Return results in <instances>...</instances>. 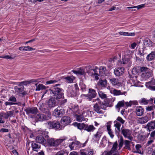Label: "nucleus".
<instances>
[{"label": "nucleus", "instance_id": "f257e3e1", "mask_svg": "<svg viewBox=\"0 0 155 155\" xmlns=\"http://www.w3.org/2000/svg\"><path fill=\"white\" fill-rule=\"evenodd\" d=\"M60 84H56L53 85L49 89L46 90V93H49L51 95L54 97L58 99L64 98V90L62 88L58 87Z\"/></svg>", "mask_w": 155, "mask_h": 155}, {"label": "nucleus", "instance_id": "f03ea898", "mask_svg": "<svg viewBox=\"0 0 155 155\" xmlns=\"http://www.w3.org/2000/svg\"><path fill=\"white\" fill-rule=\"evenodd\" d=\"M48 128L49 129H54L56 130L61 129L62 126L61 125L59 121L55 120L48 121L47 122Z\"/></svg>", "mask_w": 155, "mask_h": 155}, {"label": "nucleus", "instance_id": "7ed1b4c3", "mask_svg": "<svg viewBox=\"0 0 155 155\" xmlns=\"http://www.w3.org/2000/svg\"><path fill=\"white\" fill-rule=\"evenodd\" d=\"M48 132L44 131L40 133L36 137L35 141L37 143H39L45 144L47 143V139L48 137Z\"/></svg>", "mask_w": 155, "mask_h": 155}, {"label": "nucleus", "instance_id": "20e7f679", "mask_svg": "<svg viewBox=\"0 0 155 155\" xmlns=\"http://www.w3.org/2000/svg\"><path fill=\"white\" fill-rule=\"evenodd\" d=\"M47 143L50 147H58L63 141L64 139H59L55 140L54 138L48 137L46 139Z\"/></svg>", "mask_w": 155, "mask_h": 155}, {"label": "nucleus", "instance_id": "39448f33", "mask_svg": "<svg viewBox=\"0 0 155 155\" xmlns=\"http://www.w3.org/2000/svg\"><path fill=\"white\" fill-rule=\"evenodd\" d=\"M65 110L64 108L60 106L58 107L53 112V115L56 117H61L64 115Z\"/></svg>", "mask_w": 155, "mask_h": 155}, {"label": "nucleus", "instance_id": "423d86ee", "mask_svg": "<svg viewBox=\"0 0 155 155\" xmlns=\"http://www.w3.org/2000/svg\"><path fill=\"white\" fill-rule=\"evenodd\" d=\"M59 102V99L50 95V98L48 101V104L49 107L51 108L57 106Z\"/></svg>", "mask_w": 155, "mask_h": 155}, {"label": "nucleus", "instance_id": "0eeeda50", "mask_svg": "<svg viewBox=\"0 0 155 155\" xmlns=\"http://www.w3.org/2000/svg\"><path fill=\"white\" fill-rule=\"evenodd\" d=\"M97 95L95 90L92 88H89L88 93L87 94H82L81 96L86 97L89 101H91L92 99L95 97Z\"/></svg>", "mask_w": 155, "mask_h": 155}, {"label": "nucleus", "instance_id": "6e6552de", "mask_svg": "<svg viewBox=\"0 0 155 155\" xmlns=\"http://www.w3.org/2000/svg\"><path fill=\"white\" fill-rule=\"evenodd\" d=\"M103 109L104 110H106L102 104H97L96 103L94 104L93 106V110L99 114H104V112H103L101 109Z\"/></svg>", "mask_w": 155, "mask_h": 155}, {"label": "nucleus", "instance_id": "1a4fd4ad", "mask_svg": "<svg viewBox=\"0 0 155 155\" xmlns=\"http://www.w3.org/2000/svg\"><path fill=\"white\" fill-rule=\"evenodd\" d=\"M50 118V117H49V116L47 117L45 115L40 113L37 114L35 117V120L36 122L43 121L48 120Z\"/></svg>", "mask_w": 155, "mask_h": 155}, {"label": "nucleus", "instance_id": "9d476101", "mask_svg": "<svg viewBox=\"0 0 155 155\" xmlns=\"http://www.w3.org/2000/svg\"><path fill=\"white\" fill-rule=\"evenodd\" d=\"M101 104L105 109H106L107 107H111L113 106V101H112L111 98H106L104 99Z\"/></svg>", "mask_w": 155, "mask_h": 155}, {"label": "nucleus", "instance_id": "9b49d317", "mask_svg": "<svg viewBox=\"0 0 155 155\" xmlns=\"http://www.w3.org/2000/svg\"><path fill=\"white\" fill-rule=\"evenodd\" d=\"M99 75L101 77L104 76H107L109 74V71L108 68L104 66H101L99 68Z\"/></svg>", "mask_w": 155, "mask_h": 155}, {"label": "nucleus", "instance_id": "f8f14e48", "mask_svg": "<svg viewBox=\"0 0 155 155\" xmlns=\"http://www.w3.org/2000/svg\"><path fill=\"white\" fill-rule=\"evenodd\" d=\"M24 111L26 112L27 115L30 114H36L38 111L37 108L36 107H28L24 110Z\"/></svg>", "mask_w": 155, "mask_h": 155}, {"label": "nucleus", "instance_id": "ddd939ff", "mask_svg": "<svg viewBox=\"0 0 155 155\" xmlns=\"http://www.w3.org/2000/svg\"><path fill=\"white\" fill-rule=\"evenodd\" d=\"M68 95L70 97H74L76 96V91H75V89L71 86L68 87L67 90Z\"/></svg>", "mask_w": 155, "mask_h": 155}, {"label": "nucleus", "instance_id": "4468645a", "mask_svg": "<svg viewBox=\"0 0 155 155\" xmlns=\"http://www.w3.org/2000/svg\"><path fill=\"white\" fill-rule=\"evenodd\" d=\"M61 123L64 126L68 125L71 122L70 118L68 116L63 117L61 120Z\"/></svg>", "mask_w": 155, "mask_h": 155}, {"label": "nucleus", "instance_id": "2eb2a0df", "mask_svg": "<svg viewBox=\"0 0 155 155\" xmlns=\"http://www.w3.org/2000/svg\"><path fill=\"white\" fill-rule=\"evenodd\" d=\"M145 128L149 131L155 129V120L149 122Z\"/></svg>", "mask_w": 155, "mask_h": 155}, {"label": "nucleus", "instance_id": "dca6fc26", "mask_svg": "<svg viewBox=\"0 0 155 155\" xmlns=\"http://www.w3.org/2000/svg\"><path fill=\"white\" fill-rule=\"evenodd\" d=\"M124 69L123 67L117 68L114 70V74L117 76H120L123 74Z\"/></svg>", "mask_w": 155, "mask_h": 155}, {"label": "nucleus", "instance_id": "f3484780", "mask_svg": "<svg viewBox=\"0 0 155 155\" xmlns=\"http://www.w3.org/2000/svg\"><path fill=\"white\" fill-rule=\"evenodd\" d=\"M143 44L145 45L144 46L150 48L153 47L154 43L149 38H146L144 40Z\"/></svg>", "mask_w": 155, "mask_h": 155}, {"label": "nucleus", "instance_id": "a211bd4d", "mask_svg": "<svg viewBox=\"0 0 155 155\" xmlns=\"http://www.w3.org/2000/svg\"><path fill=\"white\" fill-rule=\"evenodd\" d=\"M107 81L105 78L102 79L101 78H100L97 84L100 87H106L107 86Z\"/></svg>", "mask_w": 155, "mask_h": 155}, {"label": "nucleus", "instance_id": "6ab92c4d", "mask_svg": "<svg viewBox=\"0 0 155 155\" xmlns=\"http://www.w3.org/2000/svg\"><path fill=\"white\" fill-rule=\"evenodd\" d=\"M31 147L32 149V150L34 151L37 152L38 150L41 148V145L37 144L36 141H32L31 142Z\"/></svg>", "mask_w": 155, "mask_h": 155}, {"label": "nucleus", "instance_id": "aec40b11", "mask_svg": "<svg viewBox=\"0 0 155 155\" xmlns=\"http://www.w3.org/2000/svg\"><path fill=\"white\" fill-rule=\"evenodd\" d=\"M121 133L123 135L125 138L127 137V136L128 135H131V131L129 129H127L121 128Z\"/></svg>", "mask_w": 155, "mask_h": 155}, {"label": "nucleus", "instance_id": "412c9836", "mask_svg": "<svg viewBox=\"0 0 155 155\" xmlns=\"http://www.w3.org/2000/svg\"><path fill=\"white\" fill-rule=\"evenodd\" d=\"M144 109L141 106H137L136 109V114L137 116H140L143 114Z\"/></svg>", "mask_w": 155, "mask_h": 155}, {"label": "nucleus", "instance_id": "4be33fe9", "mask_svg": "<svg viewBox=\"0 0 155 155\" xmlns=\"http://www.w3.org/2000/svg\"><path fill=\"white\" fill-rule=\"evenodd\" d=\"M118 144L117 141H116L114 143H113L112 145V147L111 148V149L109 151V152L111 153H114V152H116V151H118L117 150L118 148Z\"/></svg>", "mask_w": 155, "mask_h": 155}, {"label": "nucleus", "instance_id": "5701e85b", "mask_svg": "<svg viewBox=\"0 0 155 155\" xmlns=\"http://www.w3.org/2000/svg\"><path fill=\"white\" fill-rule=\"evenodd\" d=\"M73 125L74 126L77 127L79 129L81 130L84 129V130L85 124L84 123H79L74 122L73 123Z\"/></svg>", "mask_w": 155, "mask_h": 155}, {"label": "nucleus", "instance_id": "b1692460", "mask_svg": "<svg viewBox=\"0 0 155 155\" xmlns=\"http://www.w3.org/2000/svg\"><path fill=\"white\" fill-rule=\"evenodd\" d=\"M19 86H15V89L16 91L18 93L20 94H21L22 95L24 96L27 94L26 92L22 90V89H21L19 88Z\"/></svg>", "mask_w": 155, "mask_h": 155}, {"label": "nucleus", "instance_id": "393cba45", "mask_svg": "<svg viewBox=\"0 0 155 155\" xmlns=\"http://www.w3.org/2000/svg\"><path fill=\"white\" fill-rule=\"evenodd\" d=\"M131 143H133L127 140H124V144L125 146L124 147V149H127L129 150H130L131 148L130 146Z\"/></svg>", "mask_w": 155, "mask_h": 155}, {"label": "nucleus", "instance_id": "a878e982", "mask_svg": "<svg viewBox=\"0 0 155 155\" xmlns=\"http://www.w3.org/2000/svg\"><path fill=\"white\" fill-rule=\"evenodd\" d=\"M150 119V116H147L139 118V121L140 123L143 124L147 122Z\"/></svg>", "mask_w": 155, "mask_h": 155}, {"label": "nucleus", "instance_id": "bb28decb", "mask_svg": "<svg viewBox=\"0 0 155 155\" xmlns=\"http://www.w3.org/2000/svg\"><path fill=\"white\" fill-rule=\"evenodd\" d=\"M95 129V128L94 127L93 125L85 124L84 130H86L87 132H91L93 131Z\"/></svg>", "mask_w": 155, "mask_h": 155}, {"label": "nucleus", "instance_id": "cd10ccee", "mask_svg": "<svg viewBox=\"0 0 155 155\" xmlns=\"http://www.w3.org/2000/svg\"><path fill=\"white\" fill-rule=\"evenodd\" d=\"M94 66H93L89 65L86 67V72L88 74L91 76L92 73Z\"/></svg>", "mask_w": 155, "mask_h": 155}, {"label": "nucleus", "instance_id": "c85d7f7f", "mask_svg": "<svg viewBox=\"0 0 155 155\" xmlns=\"http://www.w3.org/2000/svg\"><path fill=\"white\" fill-rule=\"evenodd\" d=\"M146 47L143 46V48H139L138 50V54L140 55V57H144V55L146 54V53L144 52V50L146 49Z\"/></svg>", "mask_w": 155, "mask_h": 155}, {"label": "nucleus", "instance_id": "c756f323", "mask_svg": "<svg viewBox=\"0 0 155 155\" xmlns=\"http://www.w3.org/2000/svg\"><path fill=\"white\" fill-rule=\"evenodd\" d=\"M122 63L123 64H128L129 65H130L131 64L132 62L130 61V59L129 58L127 57L126 56L124 57L122 59Z\"/></svg>", "mask_w": 155, "mask_h": 155}, {"label": "nucleus", "instance_id": "7c9ffc66", "mask_svg": "<svg viewBox=\"0 0 155 155\" xmlns=\"http://www.w3.org/2000/svg\"><path fill=\"white\" fill-rule=\"evenodd\" d=\"M155 58V51H152L148 54L147 57V60L148 61H151L154 59Z\"/></svg>", "mask_w": 155, "mask_h": 155}, {"label": "nucleus", "instance_id": "2f4dec72", "mask_svg": "<svg viewBox=\"0 0 155 155\" xmlns=\"http://www.w3.org/2000/svg\"><path fill=\"white\" fill-rule=\"evenodd\" d=\"M120 139L118 140V142L119 143V144H118V147H119V149H118V150H120L121 148L122 147L123 145L124 144V140L123 137L122 136H121L120 137V138H119Z\"/></svg>", "mask_w": 155, "mask_h": 155}, {"label": "nucleus", "instance_id": "473e14b6", "mask_svg": "<svg viewBox=\"0 0 155 155\" xmlns=\"http://www.w3.org/2000/svg\"><path fill=\"white\" fill-rule=\"evenodd\" d=\"M110 82L114 86L117 85L119 84L118 79L114 78L109 79Z\"/></svg>", "mask_w": 155, "mask_h": 155}, {"label": "nucleus", "instance_id": "72a5a7b5", "mask_svg": "<svg viewBox=\"0 0 155 155\" xmlns=\"http://www.w3.org/2000/svg\"><path fill=\"white\" fill-rule=\"evenodd\" d=\"M93 71L94 72H93L92 73V75H91V76L93 77L95 76V79L96 80H98L99 79V77L100 76V75H99V73H98L97 70H96V69H93Z\"/></svg>", "mask_w": 155, "mask_h": 155}, {"label": "nucleus", "instance_id": "f704fd0d", "mask_svg": "<svg viewBox=\"0 0 155 155\" xmlns=\"http://www.w3.org/2000/svg\"><path fill=\"white\" fill-rule=\"evenodd\" d=\"M133 74H136L137 73H140V66H137L133 69L132 71Z\"/></svg>", "mask_w": 155, "mask_h": 155}, {"label": "nucleus", "instance_id": "c9c22d12", "mask_svg": "<svg viewBox=\"0 0 155 155\" xmlns=\"http://www.w3.org/2000/svg\"><path fill=\"white\" fill-rule=\"evenodd\" d=\"M46 89V86L42 84H39L37 86V87L36 89V91H39L40 90H45Z\"/></svg>", "mask_w": 155, "mask_h": 155}, {"label": "nucleus", "instance_id": "e433bc0d", "mask_svg": "<svg viewBox=\"0 0 155 155\" xmlns=\"http://www.w3.org/2000/svg\"><path fill=\"white\" fill-rule=\"evenodd\" d=\"M135 147L137 150V151H134V150H133V152L134 153H138L141 154V151L140 149V148L141 147V145L139 144H137L135 146Z\"/></svg>", "mask_w": 155, "mask_h": 155}, {"label": "nucleus", "instance_id": "4c0bfd02", "mask_svg": "<svg viewBox=\"0 0 155 155\" xmlns=\"http://www.w3.org/2000/svg\"><path fill=\"white\" fill-rule=\"evenodd\" d=\"M114 126L117 128V130L120 131V127L121 126V124L118 122L116 120L114 121Z\"/></svg>", "mask_w": 155, "mask_h": 155}, {"label": "nucleus", "instance_id": "58836bf2", "mask_svg": "<svg viewBox=\"0 0 155 155\" xmlns=\"http://www.w3.org/2000/svg\"><path fill=\"white\" fill-rule=\"evenodd\" d=\"M98 94L99 96L102 99H104L107 97V95L101 91H99L98 92Z\"/></svg>", "mask_w": 155, "mask_h": 155}, {"label": "nucleus", "instance_id": "ea45409f", "mask_svg": "<svg viewBox=\"0 0 155 155\" xmlns=\"http://www.w3.org/2000/svg\"><path fill=\"white\" fill-rule=\"evenodd\" d=\"M145 4H141V5H138L137 6H133V7H127V8H137V9H141L142 8H143L145 7Z\"/></svg>", "mask_w": 155, "mask_h": 155}, {"label": "nucleus", "instance_id": "a19ab883", "mask_svg": "<svg viewBox=\"0 0 155 155\" xmlns=\"http://www.w3.org/2000/svg\"><path fill=\"white\" fill-rule=\"evenodd\" d=\"M139 102L140 104H143L144 105H147L148 103V101L146 98H143L139 101Z\"/></svg>", "mask_w": 155, "mask_h": 155}, {"label": "nucleus", "instance_id": "79ce46f5", "mask_svg": "<svg viewBox=\"0 0 155 155\" xmlns=\"http://www.w3.org/2000/svg\"><path fill=\"white\" fill-rule=\"evenodd\" d=\"M124 100L119 101L116 106V107L117 108H119L120 107H123L124 105Z\"/></svg>", "mask_w": 155, "mask_h": 155}, {"label": "nucleus", "instance_id": "37998d69", "mask_svg": "<svg viewBox=\"0 0 155 155\" xmlns=\"http://www.w3.org/2000/svg\"><path fill=\"white\" fill-rule=\"evenodd\" d=\"M102 133L101 131L98 130L96 134L94 135L95 137L97 138V140L98 141L99 140V138L101 137V134Z\"/></svg>", "mask_w": 155, "mask_h": 155}, {"label": "nucleus", "instance_id": "c03bdc74", "mask_svg": "<svg viewBox=\"0 0 155 155\" xmlns=\"http://www.w3.org/2000/svg\"><path fill=\"white\" fill-rule=\"evenodd\" d=\"M79 85L80 86L81 89L83 92L86 91V86L83 83V82H80L79 83Z\"/></svg>", "mask_w": 155, "mask_h": 155}, {"label": "nucleus", "instance_id": "a18cd8bd", "mask_svg": "<svg viewBox=\"0 0 155 155\" xmlns=\"http://www.w3.org/2000/svg\"><path fill=\"white\" fill-rule=\"evenodd\" d=\"M152 74H153L152 72L149 71H147L145 73L144 77L146 78H149L152 76Z\"/></svg>", "mask_w": 155, "mask_h": 155}, {"label": "nucleus", "instance_id": "49530a36", "mask_svg": "<svg viewBox=\"0 0 155 155\" xmlns=\"http://www.w3.org/2000/svg\"><path fill=\"white\" fill-rule=\"evenodd\" d=\"M113 93L114 95H119L121 94V91L120 90L114 89L113 91Z\"/></svg>", "mask_w": 155, "mask_h": 155}, {"label": "nucleus", "instance_id": "de8ad7c7", "mask_svg": "<svg viewBox=\"0 0 155 155\" xmlns=\"http://www.w3.org/2000/svg\"><path fill=\"white\" fill-rule=\"evenodd\" d=\"M155 109V106L153 104L150 106L146 107V110L147 111H151Z\"/></svg>", "mask_w": 155, "mask_h": 155}, {"label": "nucleus", "instance_id": "09e8293b", "mask_svg": "<svg viewBox=\"0 0 155 155\" xmlns=\"http://www.w3.org/2000/svg\"><path fill=\"white\" fill-rule=\"evenodd\" d=\"M78 71V74L82 75L84 73V69L82 68H79Z\"/></svg>", "mask_w": 155, "mask_h": 155}, {"label": "nucleus", "instance_id": "8fccbe9b", "mask_svg": "<svg viewBox=\"0 0 155 155\" xmlns=\"http://www.w3.org/2000/svg\"><path fill=\"white\" fill-rule=\"evenodd\" d=\"M116 121H118L121 124H124L125 122V121L120 117H117Z\"/></svg>", "mask_w": 155, "mask_h": 155}, {"label": "nucleus", "instance_id": "3c124183", "mask_svg": "<svg viewBox=\"0 0 155 155\" xmlns=\"http://www.w3.org/2000/svg\"><path fill=\"white\" fill-rule=\"evenodd\" d=\"M64 79H65L67 81V82L68 83H72L73 81V79L71 78V77L70 76H68L67 77L64 78Z\"/></svg>", "mask_w": 155, "mask_h": 155}, {"label": "nucleus", "instance_id": "603ef678", "mask_svg": "<svg viewBox=\"0 0 155 155\" xmlns=\"http://www.w3.org/2000/svg\"><path fill=\"white\" fill-rule=\"evenodd\" d=\"M140 73L143 72H146L147 70L149 69V68L147 67H142L141 66H140Z\"/></svg>", "mask_w": 155, "mask_h": 155}, {"label": "nucleus", "instance_id": "864d4df0", "mask_svg": "<svg viewBox=\"0 0 155 155\" xmlns=\"http://www.w3.org/2000/svg\"><path fill=\"white\" fill-rule=\"evenodd\" d=\"M84 117L83 116H81L80 115H77V116L76 120L77 121L79 122H81L82 120V119L84 118Z\"/></svg>", "mask_w": 155, "mask_h": 155}, {"label": "nucleus", "instance_id": "5fc2aeb1", "mask_svg": "<svg viewBox=\"0 0 155 155\" xmlns=\"http://www.w3.org/2000/svg\"><path fill=\"white\" fill-rule=\"evenodd\" d=\"M6 113L7 114V117H8H8H12L13 116V115L14 113L12 111H7L6 112Z\"/></svg>", "mask_w": 155, "mask_h": 155}, {"label": "nucleus", "instance_id": "6e6d98bb", "mask_svg": "<svg viewBox=\"0 0 155 155\" xmlns=\"http://www.w3.org/2000/svg\"><path fill=\"white\" fill-rule=\"evenodd\" d=\"M9 101L15 102L17 101L16 98L15 96H11L9 98L8 100Z\"/></svg>", "mask_w": 155, "mask_h": 155}, {"label": "nucleus", "instance_id": "4d7b16f0", "mask_svg": "<svg viewBox=\"0 0 155 155\" xmlns=\"http://www.w3.org/2000/svg\"><path fill=\"white\" fill-rule=\"evenodd\" d=\"M58 81L57 80H50L48 81H47L46 82V84H53L54 83H55L57 82H58Z\"/></svg>", "mask_w": 155, "mask_h": 155}, {"label": "nucleus", "instance_id": "13d9d810", "mask_svg": "<svg viewBox=\"0 0 155 155\" xmlns=\"http://www.w3.org/2000/svg\"><path fill=\"white\" fill-rule=\"evenodd\" d=\"M33 50V48L29 46H24V51H32Z\"/></svg>", "mask_w": 155, "mask_h": 155}, {"label": "nucleus", "instance_id": "bf43d9fd", "mask_svg": "<svg viewBox=\"0 0 155 155\" xmlns=\"http://www.w3.org/2000/svg\"><path fill=\"white\" fill-rule=\"evenodd\" d=\"M55 155H64V150H61L57 152Z\"/></svg>", "mask_w": 155, "mask_h": 155}, {"label": "nucleus", "instance_id": "052dcab7", "mask_svg": "<svg viewBox=\"0 0 155 155\" xmlns=\"http://www.w3.org/2000/svg\"><path fill=\"white\" fill-rule=\"evenodd\" d=\"M87 155H93V151L92 149H89L87 150Z\"/></svg>", "mask_w": 155, "mask_h": 155}, {"label": "nucleus", "instance_id": "680f3d73", "mask_svg": "<svg viewBox=\"0 0 155 155\" xmlns=\"http://www.w3.org/2000/svg\"><path fill=\"white\" fill-rule=\"evenodd\" d=\"M148 84H150L152 85H155V79L154 78H152L151 80L150 81L147 82Z\"/></svg>", "mask_w": 155, "mask_h": 155}, {"label": "nucleus", "instance_id": "e2e57ef3", "mask_svg": "<svg viewBox=\"0 0 155 155\" xmlns=\"http://www.w3.org/2000/svg\"><path fill=\"white\" fill-rule=\"evenodd\" d=\"M20 84H22L23 85H27L28 84H30V82L29 81H25L20 82Z\"/></svg>", "mask_w": 155, "mask_h": 155}, {"label": "nucleus", "instance_id": "0e129e2a", "mask_svg": "<svg viewBox=\"0 0 155 155\" xmlns=\"http://www.w3.org/2000/svg\"><path fill=\"white\" fill-rule=\"evenodd\" d=\"M5 104L6 106H8V105H13L15 104V103L13 102H6L5 103Z\"/></svg>", "mask_w": 155, "mask_h": 155}, {"label": "nucleus", "instance_id": "69168bd1", "mask_svg": "<svg viewBox=\"0 0 155 155\" xmlns=\"http://www.w3.org/2000/svg\"><path fill=\"white\" fill-rule=\"evenodd\" d=\"M120 131L119 130H117L116 128L115 129V134L117 136L118 138H120L121 136L120 135Z\"/></svg>", "mask_w": 155, "mask_h": 155}, {"label": "nucleus", "instance_id": "338daca9", "mask_svg": "<svg viewBox=\"0 0 155 155\" xmlns=\"http://www.w3.org/2000/svg\"><path fill=\"white\" fill-rule=\"evenodd\" d=\"M9 130L8 129L2 128L1 129L0 132H8Z\"/></svg>", "mask_w": 155, "mask_h": 155}, {"label": "nucleus", "instance_id": "774afa93", "mask_svg": "<svg viewBox=\"0 0 155 155\" xmlns=\"http://www.w3.org/2000/svg\"><path fill=\"white\" fill-rule=\"evenodd\" d=\"M74 88L75 89V91H76V92L79 91V88L77 84H74Z\"/></svg>", "mask_w": 155, "mask_h": 155}]
</instances>
